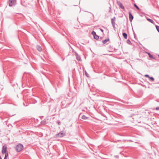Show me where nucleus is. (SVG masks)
<instances>
[{"label": "nucleus", "instance_id": "nucleus-12", "mask_svg": "<svg viewBox=\"0 0 159 159\" xmlns=\"http://www.w3.org/2000/svg\"><path fill=\"white\" fill-rule=\"evenodd\" d=\"M109 40V39H106L105 40H104L102 41V43H104V44H105L106 43H107V42H108V41Z\"/></svg>", "mask_w": 159, "mask_h": 159}, {"label": "nucleus", "instance_id": "nucleus-4", "mask_svg": "<svg viewBox=\"0 0 159 159\" xmlns=\"http://www.w3.org/2000/svg\"><path fill=\"white\" fill-rule=\"evenodd\" d=\"M117 3L119 6L121 8V9L124 10L125 9V7L119 1H117Z\"/></svg>", "mask_w": 159, "mask_h": 159}, {"label": "nucleus", "instance_id": "nucleus-17", "mask_svg": "<svg viewBox=\"0 0 159 159\" xmlns=\"http://www.w3.org/2000/svg\"><path fill=\"white\" fill-rule=\"evenodd\" d=\"M127 43L129 44H131V43L129 39H128L127 40Z\"/></svg>", "mask_w": 159, "mask_h": 159}, {"label": "nucleus", "instance_id": "nucleus-22", "mask_svg": "<svg viewBox=\"0 0 159 159\" xmlns=\"http://www.w3.org/2000/svg\"><path fill=\"white\" fill-rule=\"evenodd\" d=\"M5 153V157H7L8 156V153L6 152Z\"/></svg>", "mask_w": 159, "mask_h": 159}, {"label": "nucleus", "instance_id": "nucleus-5", "mask_svg": "<svg viewBox=\"0 0 159 159\" xmlns=\"http://www.w3.org/2000/svg\"><path fill=\"white\" fill-rule=\"evenodd\" d=\"M116 20V18L114 17L113 18L111 19V22L113 27L115 28V21Z\"/></svg>", "mask_w": 159, "mask_h": 159}, {"label": "nucleus", "instance_id": "nucleus-27", "mask_svg": "<svg viewBox=\"0 0 159 159\" xmlns=\"http://www.w3.org/2000/svg\"><path fill=\"white\" fill-rule=\"evenodd\" d=\"M0 159H2L1 157L0 156Z\"/></svg>", "mask_w": 159, "mask_h": 159}, {"label": "nucleus", "instance_id": "nucleus-13", "mask_svg": "<svg viewBox=\"0 0 159 159\" xmlns=\"http://www.w3.org/2000/svg\"><path fill=\"white\" fill-rule=\"evenodd\" d=\"M147 20L149 21L151 23H152L153 24L154 23V21L152 19H151L149 18L147 19Z\"/></svg>", "mask_w": 159, "mask_h": 159}, {"label": "nucleus", "instance_id": "nucleus-1", "mask_svg": "<svg viewBox=\"0 0 159 159\" xmlns=\"http://www.w3.org/2000/svg\"><path fill=\"white\" fill-rule=\"evenodd\" d=\"M23 148V146L21 144H20L16 145L15 147V149L17 152H19L22 150Z\"/></svg>", "mask_w": 159, "mask_h": 159}, {"label": "nucleus", "instance_id": "nucleus-28", "mask_svg": "<svg viewBox=\"0 0 159 159\" xmlns=\"http://www.w3.org/2000/svg\"><path fill=\"white\" fill-rule=\"evenodd\" d=\"M158 57H159V55H158Z\"/></svg>", "mask_w": 159, "mask_h": 159}, {"label": "nucleus", "instance_id": "nucleus-26", "mask_svg": "<svg viewBox=\"0 0 159 159\" xmlns=\"http://www.w3.org/2000/svg\"><path fill=\"white\" fill-rule=\"evenodd\" d=\"M7 158V157H6L5 156L4 159H6Z\"/></svg>", "mask_w": 159, "mask_h": 159}, {"label": "nucleus", "instance_id": "nucleus-9", "mask_svg": "<svg viewBox=\"0 0 159 159\" xmlns=\"http://www.w3.org/2000/svg\"><path fill=\"white\" fill-rule=\"evenodd\" d=\"M75 55L76 57V59L77 60L80 61L81 59V58L80 56H79L78 54L76 53H75Z\"/></svg>", "mask_w": 159, "mask_h": 159}, {"label": "nucleus", "instance_id": "nucleus-18", "mask_svg": "<svg viewBox=\"0 0 159 159\" xmlns=\"http://www.w3.org/2000/svg\"><path fill=\"white\" fill-rule=\"evenodd\" d=\"M156 28L157 30V31L159 32V26L158 25L156 26Z\"/></svg>", "mask_w": 159, "mask_h": 159}, {"label": "nucleus", "instance_id": "nucleus-2", "mask_svg": "<svg viewBox=\"0 0 159 159\" xmlns=\"http://www.w3.org/2000/svg\"><path fill=\"white\" fill-rule=\"evenodd\" d=\"M16 0H9V6L11 7L15 5L16 4Z\"/></svg>", "mask_w": 159, "mask_h": 159}, {"label": "nucleus", "instance_id": "nucleus-19", "mask_svg": "<svg viewBox=\"0 0 159 159\" xmlns=\"http://www.w3.org/2000/svg\"><path fill=\"white\" fill-rule=\"evenodd\" d=\"M134 6L138 10H139V8L136 4H134Z\"/></svg>", "mask_w": 159, "mask_h": 159}, {"label": "nucleus", "instance_id": "nucleus-3", "mask_svg": "<svg viewBox=\"0 0 159 159\" xmlns=\"http://www.w3.org/2000/svg\"><path fill=\"white\" fill-rule=\"evenodd\" d=\"M7 147L6 145H4L3 146L2 150V153L3 154H4L6 153L7 151Z\"/></svg>", "mask_w": 159, "mask_h": 159}, {"label": "nucleus", "instance_id": "nucleus-24", "mask_svg": "<svg viewBox=\"0 0 159 159\" xmlns=\"http://www.w3.org/2000/svg\"><path fill=\"white\" fill-rule=\"evenodd\" d=\"M156 110H159V107H157L156 108Z\"/></svg>", "mask_w": 159, "mask_h": 159}, {"label": "nucleus", "instance_id": "nucleus-20", "mask_svg": "<svg viewBox=\"0 0 159 159\" xmlns=\"http://www.w3.org/2000/svg\"><path fill=\"white\" fill-rule=\"evenodd\" d=\"M149 79L151 80L152 81H153L154 80V78L153 77H150L149 78Z\"/></svg>", "mask_w": 159, "mask_h": 159}, {"label": "nucleus", "instance_id": "nucleus-16", "mask_svg": "<svg viewBox=\"0 0 159 159\" xmlns=\"http://www.w3.org/2000/svg\"><path fill=\"white\" fill-rule=\"evenodd\" d=\"M41 123L42 125H44L46 123V121L45 120H43L41 122Z\"/></svg>", "mask_w": 159, "mask_h": 159}, {"label": "nucleus", "instance_id": "nucleus-15", "mask_svg": "<svg viewBox=\"0 0 159 159\" xmlns=\"http://www.w3.org/2000/svg\"><path fill=\"white\" fill-rule=\"evenodd\" d=\"M148 54L149 57L150 58L154 59V58L153 57V56L151 55L149 53H148Z\"/></svg>", "mask_w": 159, "mask_h": 159}, {"label": "nucleus", "instance_id": "nucleus-10", "mask_svg": "<svg viewBox=\"0 0 159 159\" xmlns=\"http://www.w3.org/2000/svg\"><path fill=\"white\" fill-rule=\"evenodd\" d=\"M36 48L38 50L39 52L41 51L42 50L41 47L39 45H38L36 46Z\"/></svg>", "mask_w": 159, "mask_h": 159}, {"label": "nucleus", "instance_id": "nucleus-23", "mask_svg": "<svg viewBox=\"0 0 159 159\" xmlns=\"http://www.w3.org/2000/svg\"><path fill=\"white\" fill-rule=\"evenodd\" d=\"M145 76L146 77H148V78L149 77V76L148 75H145Z\"/></svg>", "mask_w": 159, "mask_h": 159}, {"label": "nucleus", "instance_id": "nucleus-7", "mask_svg": "<svg viewBox=\"0 0 159 159\" xmlns=\"http://www.w3.org/2000/svg\"><path fill=\"white\" fill-rule=\"evenodd\" d=\"M66 135V134L65 133H63L62 132H61L59 133H58L57 134V135L58 136L60 137H62L63 136H64Z\"/></svg>", "mask_w": 159, "mask_h": 159}, {"label": "nucleus", "instance_id": "nucleus-14", "mask_svg": "<svg viewBox=\"0 0 159 159\" xmlns=\"http://www.w3.org/2000/svg\"><path fill=\"white\" fill-rule=\"evenodd\" d=\"M81 118L84 120H86L87 119V117L85 116L84 115L82 116Z\"/></svg>", "mask_w": 159, "mask_h": 159}, {"label": "nucleus", "instance_id": "nucleus-21", "mask_svg": "<svg viewBox=\"0 0 159 159\" xmlns=\"http://www.w3.org/2000/svg\"><path fill=\"white\" fill-rule=\"evenodd\" d=\"M85 74L86 75L87 77H89V75L87 73V72L86 71H85Z\"/></svg>", "mask_w": 159, "mask_h": 159}, {"label": "nucleus", "instance_id": "nucleus-25", "mask_svg": "<svg viewBox=\"0 0 159 159\" xmlns=\"http://www.w3.org/2000/svg\"><path fill=\"white\" fill-rule=\"evenodd\" d=\"M100 30L102 32H103V30L102 29H100Z\"/></svg>", "mask_w": 159, "mask_h": 159}, {"label": "nucleus", "instance_id": "nucleus-8", "mask_svg": "<svg viewBox=\"0 0 159 159\" xmlns=\"http://www.w3.org/2000/svg\"><path fill=\"white\" fill-rule=\"evenodd\" d=\"M129 20L130 21H131L133 19V16L130 12H129Z\"/></svg>", "mask_w": 159, "mask_h": 159}, {"label": "nucleus", "instance_id": "nucleus-11", "mask_svg": "<svg viewBox=\"0 0 159 159\" xmlns=\"http://www.w3.org/2000/svg\"><path fill=\"white\" fill-rule=\"evenodd\" d=\"M122 35L125 39H127V35L126 33H123Z\"/></svg>", "mask_w": 159, "mask_h": 159}, {"label": "nucleus", "instance_id": "nucleus-6", "mask_svg": "<svg viewBox=\"0 0 159 159\" xmlns=\"http://www.w3.org/2000/svg\"><path fill=\"white\" fill-rule=\"evenodd\" d=\"M91 34L93 35L94 38L95 39H98L99 36L96 34V33L94 31H92Z\"/></svg>", "mask_w": 159, "mask_h": 159}]
</instances>
